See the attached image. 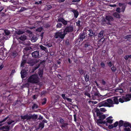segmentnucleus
Here are the masks:
<instances>
[{
  "label": "nucleus",
  "mask_w": 131,
  "mask_h": 131,
  "mask_svg": "<svg viewBox=\"0 0 131 131\" xmlns=\"http://www.w3.org/2000/svg\"><path fill=\"white\" fill-rule=\"evenodd\" d=\"M84 77L85 80L86 82H88L89 81V77L87 74Z\"/></svg>",
  "instance_id": "39"
},
{
  "label": "nucleus",
  "mask_w": 131,
  "mask_h": 131,
  "mask_svg": "<svg viewBox=\"0 0 131 131\" xmlns=\"http://www.w3.org/2000/svg\"><path fill=\"white\" fill-rule=\"evenodd\" d=\"M44 124L43 122H41L40 123L39 125V127L41 128V129L44 127Z\"/></svg>",
  "instance_id": "28"
},
{
  "label": "nucleus",
  "mask_w": 131,
  "mask_h": 131,
  "mask_svg": "<svg viewBox=\"0 0 131 131\" xmlns=\"http://www.w3.org/2000/svg\"><path fill=\"white\" fill-rule=\"evenodd\" d=\"M26 9V8L24 7H22L20 9V12H21L23 11H24Z\"/></svg>",
  "instance_id": "47"
},
{
  "label": "nucleus",
  "mask_w": 131,
  "mask_h": 131,
  "mask_svg": "<svg viewBox=\"0 0 131 131\" xmlns=\"http://www.w3.org/2000/svg\"><path fill=\"white\" fill-rule=\"evenodd\" d=\"M131 91V88L130 89ZM131 98V95L128 94L126 95L125 96H122V97L119 99V102L123 103L124 102H127L129 101Z\"/></svg>",
  "instance_id": "3"
},
{
  "label": "nucleus",
  "mask_w": 131,
  "mask_h": 131,
  "mask_svg": "<svg viewBox=\"0 0 131 131\" xmlns=\"http://www.w3.org/2000/svg\"><path fill=\"white\" fill-rule=\"evenodd\" d=\"M4 9H5V8L2 6H1L0 7V12L2 11H3L4 10Z\"/></svg>",
  "instance_id": "55"
},
{
  "label": "nucleus",
  "mask_w": 131,
  "mask_h": 131,
  "mask_svg": "<svg viewBox=\"0 0 131 131\" xmlns=\"http://www.w3.org/2000/svg\"><path fill=\"white\" fill-rule=\"evenodd\" d=\"M113 15L116 18H119L121 17L119 14L117 12L113 13Z\"/></svg>",
  "instance_id": "20"
},
{
  "label": "nucleus",
  "mask_w": 131,
  "mask_h": 131,
  "mask_svg": "<svg viewBox=\"0 0 131 131\" xmlns=\"http://www.w3.org/2000/svg\"><path fill=\"white\" fill-rule=\"evenodd\" d=\"M105 18L108 24L111 25V22L114 20V19L113 17L110 15H106Z\"/></svg>",
  "instance_id": "7"
},
{
  "label": "nucleus",
  "mask_w": 131,
  "mask_h": 131,
  "mask_svg": "<svg viewBox=\"0 0 131 131\" xmlns=\"http://www.w3.org/2000/svg\"><path fill=\"white\" fill-rule=\"evenodd\" d=\"M40 64L39 63H37V64L36 65V67H35V70H36L37 69L39 66Z\"/></svg>",
  "instance_id": "50"
},
{
  "label": "nucleus",
  "mask_w": 131,
  "mask_h": 131,
  "mask_svg": "<svg viewBox=\"0 0 131 131\" xmlns=\"http://www.w3.org/2000/svg\"><path fill=\"white\" fill-rule=\"evenodd\" d=\"M120 7L121 12H124L125 10V7L124 6H120Z\"/></svg>",
  "instance_id": "33"
},
{
  "label": "nucleus",
  "mask_w": 131,
  "mask_h": 131,
  "mask_svg": "<svg viewBox=\"0 0 131 131\" xmlns=\"http://www.w3.org/2000/svg\"><path fill=\"white\" fill-rule=\"evenodd\" d=\"M108 127L110 129H112L114 128L113 126V124L109 125L108 126Z\"/></svg>",
  "instance_id": "52"
},
{
  "label": "nucleus",
  "mask_w": 131,
  "mask_h": 131,
  "mask_svg": "<svg viewBox=\"0 0 131 131\" xmlns=\"http://www.w3.org/2000/svg\"><path fill=\"white\" fill-rule=\"evenodd\" d=\"M123 124V121L122 120H121L119 121L118 126L119 127L122 126Z\"/></svg>",
  "instance_id": "34"
},
{
  "label": "nucleus",
  "mask_w": 131,
  "mask_h": 131,
  "mask_svg": "<svg viewBox=\"0 0 131 131\" xmlns=\"http://www.w3.org/2000/svg\"><path fill=\"white\" fill-rule=\"evenodd\" d=\"M85 33H81L80 35V39L82 40L84 39L85 37Z\"/></svg>",
  "instance_id": "26"
},
{
  "label": "nucleus",
  "mask_w": 131,
  "mask_h": 131,
  "mask_svg": "<svg viewBox=\"0 0 131 131\" xmlns=\"http://www.w3.org/2000/svg\"><path fill=\"white\" fill-rule=\"evenodd\" d=\"M130 128L129 127H126L124 128V130L125 131H130Z\"/></svg>",
  "instance_id": "40"
},
{
  "label": "nucleus",
  "mask_w": 131,
  "mask_h": 131,
  "mask_svg": "<svg viewBox=\"0 0 131 131\" xmlns=\"http://www.w3.org/2000/svg\"><path fill=\"white\" fill-rule=\"evenodd\" d=\"M90 46L89 44L88 43H86L84 45V47H86Z\"/></svg>",
  "instance_id": "64"
},
{
  "label": "nucleus",
  "mask_w": 131,
  "mask_h": 131,
  "mask_svg": "<svg viewBox=\"0 0 131 131\" xmlns=\"http://www.w3.org/2000/svg\"><path fill=\"white\" fill-rule=\"evenodd\" d=\"M99 110L100 111L103 112H105L106 111V110L104 108H101L99 110Z\"/></svg>",
  "instance_id": "43"
},
{
  "label": "nucleus",
  "mask_w": 131,
  "mask_h": 131,
  "mask_svg": "<svg viewBox=\"0 0 131 131\" xmlns=\"http://www.w3.org/2000/svg\"><path fill=\"white\" fill-rule=\"evenodd\" d=\"M40 23V21H37L36 23L35 24H36V25H34V26L32 27H29L28 28H29L30 29H32L33 28H35L36 27H37V26H38V25Z\"/></svg>",
  "instance_id": "18"
},
{
  "label": "nucleus",
  "mask_w": 131,
  "mask_h": 131,
  "mask_svg": "<svg viewBox=\"0 0 131 131\" xmlns=\"http://www.w3.org/2000/svg\"><path fill=\"white\" fill-rule=\"evenodd\" d=\"M17 55L16 52H13L12 53V56L14 57L16 56Z\"/></svg>",
  "instance_id": "56"
},
{
  "label": "nucleus",
  "mask_w": 131,
  "mask_h": 131,
  "mask_svg": "<svg viewBox=\"0 0 131 131\" xmlns=\"http://www.w3.org/2000/svg\"><path fill=\"white\" fill-rule=\"evenodd\" d=\"M66 99L67 100V101H68L69 102H72V100L71 99L67 98H66Z\"/></svg>",
  "instance_id": "58"
},
{
  "label": "nucleus",
  "mask_w": 131,
  "mask_h": 131,
  "mask_svg": "<svg viewBox=\"0 0 131 131\" xmlns=\"http://www.w3.org/2000/svg\"><path fill=\"white\" fill-rule=\"evenodd\" d=\"M113 90L115 92H119L120 93H122L123 92V90L120 88H117L116 89H114Z\"/></svg>",
  "instance_id": "17"
},
{
  "label": "nucleus",
  "mask_w": 131,
  "mask_h": 131,
  "mask_svg": "<svg viewBox=\"0 0 131 131\" xmlns=\"http://www.w3.org/2000/svg\"><path fill=\"white\" fill-rule=\"evenodd\" d=\"M98 106L99 107H101L103 106L108 107L107 102L104 101L101 102L98 104Z\"/></svg>",
  "instance_id": "12"
},
{
  "label": "nucleus",
  "mask_w": 131,
  "mask_h": 131,
  "mask_svg": "<svg viewBox=\"0 0 131 131\" xmlns=\"http://www.w3.org/2000/svg\"><path fill=\"white\" fill-rule=\"evenodd\" d=\"M102 120L99 118L97 120V122L98 124H102L103 123Z\"/></svg>",
  "instance_id": "38"
},
{
  "label": "nucleus",
  "mask_w": 131,
  "mask_h": 131,
  "mask_svg": "<svg viewBox=\"0 0 131 131\" xmlns=\"http://www.w3.org/2000/svg\"><path fill=\"white\" fill-rule=\"evenodd\" d=\"M38 60H34L33 62L32 63L31 62L32 66H33V65H34L35 64L38 63Z\"/></svg>",
  "instance_id": "37"
},
{
  "label": "nucleus",
  "mask_w": 131,
  "mask_h": 131,
  "mask_svg": "<svg viewBox=\"0 0 131 131\" xmlns=\"http://www.w3.org/2000/svg\"><path fill=\"white\" fill-rule=\"evenodd\" d=\"M118 52L119 54H121L123 53V51L122 49H119Z\"/></svg>",
  "instance_id": "49"
},
{
  "label": "nucleus",
  "mask_w": 131,
  "mask_h": 131,
  "mask_svg": "<svg viewBox=\"0 0 131 131\" xmlns=\"http://www.w3.org/2000/svg\"><path fill=\"white\" fill-rule=\"evenodd\" d=\"M50 26V25L49 24L47 23L46 24H45V27L46 28H48Z\"/></svg>",
  "instance_id": "63"
},
{
  "label": "nucleus",
  "mask_w": 131,
  "mask_h": 131,
  "mask_svg": "<svg viewBox=\"0 0 131 131\" xmlns=\"http://www.w3.org/2000/svg\"><path fill=\"white\" fill-rule=\"evenodd\" d=\"M73 12L74 14V17L75 18H77L79 15V13L78 11L77 10H74L73 11Z\"/></svg>",
  "instance_id": "19"
},
{
  "label": "nucleus",
  "mask_w": 131,
  "mask_h": 131,
  "mask_svg": "<svg viewBox=\"0 0 131 131\" xmlns=\"http://www.w3.org/2000/svg\"><path fill=\"white\" fill-rule=\"evenodd\" d=\"M26 62V60H23L22 61L21 63V67L23 66L25 63Z\"/></svg>",
  "instance_id": "41"
},
{
  "label": "nucleus",
  "mask_w": 131,
  "mask_h": 131,
  "mask_svg": "<svg viewBox=\"0 0 131 131\" xmlns=\"http://www.w3.org/2000/svg\"><path fill=\"white\" fill-rule=\"evenodd\" d=\"M66 35L65 33H56L54 36L55 38H59L61 39H63Z\"/></svg>",
  "instance_id": "6"
},
{
  "label": "nucleus",
  "mask_w": 131,
  "mask_h": 131,
  "mask_svg": "<svg viewBox=\"0 0 131 131\" xmlns=\"http://www.w3.org/2000/svg\"><path fill=\"white\" fill-rule=\"evenodd\" d=\"M32 57H37L39 55V52L38 51H36L32 52Z\"/></svg>",
  "instance_id": "16"
},
{
  "label": "nucleus",
  "mask_w": 131,
  "mask_h": 131,
  "mask_svg": "<svg viewBox=\"0 0 131 131\" xmlns=\"http://www.w3.org/2000/svg\"><path fill=\"white\" fill-rule=\"evenodd\" d=\"M101 23L103 26H105L106 24L108 25H110L108 23L107 21L104 18H103L102 19Z\"/></svg>",
  "instance_id": "13"
},
{
  "label": "nucleus",
  "mask_w": 131,
  "mask_h": 131,
  "mask_svg": "<svg viewBox=\"0 0 131 131\" xmlns=\"http://www.w3.org/2000/svg\"><path fill=\"white\" fill-rule=\"evenodd\" d=\"M83 22L82 20L80 21V20H78V21L76 22L77 25L78 26L79 29L77 30V31H78L80 29L82 30V25L83 24Z\"/></svg>",
  "instance_id": "10"
},
{
  "label": "nucleus",
  "mask_w": 131,
  "mask_h": 131,
  "mask_svg": "<svg viewBox=\"0 0 131 131\" xmlns=\"http://www.w3.org/2000/svg\"><path fill=\"white\" fill-rule=\"evenodd\" d=\"M38 107V106L36 104H34V105L32 106V108L33 110L34 109H36Z\"/></svg>",
  "instance_id": "35"
},
{
  "label": "nucleus",
  "mask_w": 131,
  "mask_h": 131,
  "mask_svg": "<svg viewBox=\"0 0 131 131\" xmlns=\"http://www.w3.org/2000/svg\"><path fill=\"white\" fill-rule=\"evenodd\" d=\"M52 8V6L50 5H48L47 6V9H48L49 10L51 9Z\"/></svg>",
  "instance_id": "61"
},
{
  "label": "nucleus",
  "mask_w": 131,
  "mask_h": 131,
  "mask_svg": "<svg viewBox=\"0 0 131 131\" xmlns=\"http://www.w3.org/2000/svg\"><path fill=\"white\" fill-rule=\"evenodd\" d=\"M43 30V28L42 27H39L36 30V31L39 32H41Z\"/></svg>",
  "instance_id": "36"
},
{
  "label": "nucleus",
  "mask_w": 131,
  "mask_h": 131,
  "mask_svg": "<svg viewBox=\"0 0 131 131\" xmlns=\"http://www.w3.org/2000/svg\"><path fill=\"white\" fill-rule=\"evenodd\" d=\"M69 21H67L65 20L64 19L62 21V23L63 24V25H67L68 23L69 22Z\"/></svg>",
  "instance_id": "30"
},
{
  "label": "nucleus",
  "mask_w": 131,
  "mask_h": 131,
  "mask_svg": "<svg viewBox=\"0 0 131 131\" xmlns=\"http://www.w3.org/2000/svg\"><path fill=\"white\" fill-rule=\"evenodd\" d=\"M0 32H2V33H10V32L9 30H6L4 29H0Z\"/></svg>",
  "instance_id": "25"
},
{
  "label": "nucleus",
  "mask_w": 131,
  "mask_h": 131,
  "mask_svg": "<svg viewBox=\"0 0 131 131\" xmlns=\"http://www.w3.org/2000/svg\"><path fill=\"white\" fill-rule=\"evenodd\" d=\"M40 48L42 50L45 51L46 52H48V50L46 48L42 45H40Z\"/></svg>",
  "instance_id": "24"
},
{
  "label": "nucleus",
  "mask_w": 131,
  "mask_h": 131,
  "mask_svg": "<svg viewBox=\"0 0 131 131\" xmlns=\"http://www.w3.org/2000/svg\"><path fill=\"white\" fill-rule=\"evenodd\" d=\"M101 65L102 68H104V67L105 65L103 62H101Z\"/></svg>",
  "instance_id": "60"
},
{
  "label": "nucleus",
  "mask_w": 131,
  "mask_h": 131,
  "mask_svg": "<svg viewBox=\"0 0 131 131\" xmlns=\"http://www.w3.org/2000/svg\"><path fill=\"white\" fill-rule=\"evenodd\" d=\"M118 122H115L113 124V126L114 128L116 127L118 124Z\"/></svg>",
  "instance_id": "44"
},
{
  "label": "nucleus",
  "mask_w": 131,
  "mask_h": 131,
  "mask_svg": "<svg viewBox=\"0 0 131 131\" xmlns=\"http://www.w3.org/2000/svg\"><path fill=\"white\" fill-rule=\"evenodd\" d=\"M95 110L97 116H99V118L102 120H103L106 118L105 115L102 114V113L99 111V110L97 108H96L95 109Z\"/></svg>",
  "instance_id": "5"
},
{
  "label": "nucleus",
  "mask_w": 131,
  "mask_h": 131,
  "mask_svg": "<svg viewBox=\"0 0 131 131\" xmlns=\"http://www.w3.org/2000/svg\"><path fill=\"white\" fill-rule=\"evenodd\" d=\"M39 78L38 75L35 74L32 75L28 79V82L32 83H38L39 81Z\"/></svg>",
  "instance_id": "1"
},
{
  "label": "nucleus",
  "mask_w": 131,
  "mask_h": 131,
  "mask_svg": "<svg viewBox=\"0 0 131 131\" xmlns=\"http://www.w3.org/2000/svg\"><path fill=\"white\" fill-rule=\"evenodd\" d=\"M64 19L62 18L61 17H58L57 18L58 20L57 22H61L62 23Z\"/></svg>",
  "instance_id": "31"
},
{
  "label": "nucleus",
  "mask_w": 131,
  "mask_h": 131,
  "mask_svg": "<svg viewBox=\"0 0 131 131\" xmlns=\"http://www.w3.org/2000/svg\"><path fill=\"white\" fill-rule=\"evenodd\" d=\"M124 126L125 127H129L131 128V125L128 122H125L124 123Z\"/></svg>",
  "instance_id": "22"
},
{
  "label": "nucleus",
  "mask_w": 131,
  "mask_h": 131,
  "mask_svg": "<svg viewBox=\"0 0 131 131\" xmlns=\"http://www.w3.org/2000/svg\"><path fill=\"white\" fill-rule=\"evenodd\" d=\"M107 103L108 107H111L113 106V104H114L113 101L110 99H107Z\"/></svg>",
  "instance_id": "11"
},
{
  "label": "nucleus",
  "mask_w": 131,
  "mask_h": 131,
  "mask_svg": "<svg viewBox=\"0 0 131 131\" xmlns=\"http://www.w3.org/2000/svg\"><path fill=\"white\" fill-rule=\"evenodd\" d=\"M129 56H125L124 58L126 60H127L128 58L129 59Z\"/></svg>",
  "instance_id": "59"
},
{
  "label": "nucleus",
  "mask_w": 131,
  "mask_h": 131,
  "mask_svg": "<svg viewBox=\"0 0 131 131\" xmlns=\"http://www.w3.org/2000/svg\"><path fill=\"white\" fill-rule=\"evenodd\" d=\"M113 118V117L112 116H110L108 117L106 119L107 122L111 124L112 123L113 121V119H112Z\"/></svg>",
  "instance_id": "14"
},
{
  "label": "nucleus",
  "mask_w": 131,
  "mask_h": 131,
  "mask_svg": "<svg viewBox=\"0 0 131 131\" xmlns=\"http://www.w3.org/2000/svg\"><path fill=\"white\" fill-rule=\"evenodd\" d=\"M121 9L119 8H117L116 10V11L118 13H120L121 12Z\"/></svg>",
  "instance_id": "48"
},
{
  "label": "nucleus",
  "mask_w": 131,
  "mask_h": 131,
  "mask_svg": "<svg viewBox=\"0 0 131 131\" xmlns=\"http://www.w3.org/2000/svg\"><path fill=\"white\" fill-rule=\"evenodd\" d=\"M42 2L41 1H40L39 2H36L34 4L35 5L41 4Z\"/></svg>",
  "instance_id": "42"
},
{
  "label": "nucleus",
  "mask_w": 131,
  "mask_h": 131,
  "mask_svg": "<svg viewBox=\"0 0 131 131\" xmlns=\"http://www.w3.org/2000/svg\"><path fill=\"white\" fill-rule=\"evenodd\" d=\"M61 96L63 98L64 100L66 99V98H67V97H66L65 96V94H62L61 95Z\"/></svg>",
  "instance_id": "57"
},
{
  "label": "nucleus",
  "mask_w": 131,
  "mask_h": 131,
  "mask_svg": "<svg viewBox=\"0 0 131 131\" xmlns=\"http://www.w3.org/2000/svg\"><path fill=\"white\" fill-rule=\"evenodd\" d=\"M8 117H7L3 119L2 121L0 122V126H2V125L1 124V123L5 121L7 119ZM9 127L8 126H3L0 127V130H2L4 129H9Z\"/></svg>",
  "instance_id": "9"
},
{
  "label": "nucleus",
  "mask_w": 131,
  "mask_h": 131,
  "mask_svg": "<svg viewBox=\"0 0 131 131\" xmlns=\"http://www.w3.org/2000/svg\"><path fill=\"white\" fill-rule=\"evenodd\" d=\"M33 116L36 117V116L35 115H32L31 114L29 115L27 114L21 116V119L23 120H26V121H28L30 120L32 117Z\"/></svg>",
  "instance_id": "4"
},
{
  "label": "nucleus",
  "mask_w": 131,
  "mask_h": 131,
  "mask_svg": "<svg viewBox=\"0 0 131 131\" xmlns=\"http://www.w3.org/2000/svg\"><path fill=\"white\" fill-rule=\"evenodd\" d=\"M62 26V24L60 23H58L57 24L56 27L57 28H60Z\"/></svg>",
  "instance_id": "32"
},
{
  "label": "nucleus",
  "mask_w": 131,
  "mask_h": 131,
  "mask_svg": "<svg viewBox=\"0 0 131 131\" xmlns=\"http://www.w3.org/2000/svg\"><path fill=\"white\" fill-rule=\"evenodd\" d=\"M73 26H69L66 27L64 31V33L66 32H71L73 31Z\"/></svg>",
  "instance_id": "8"
},
{
  "label": "nucleus",
  "mask_w": 131,
  "mask_h": 131,
  "mask_svg": "<svg viewBox=\"0 0 131 131\" xmlns=\"http://www.w3.org/2000/svg\"><path fill=\"white\" fill-rule=\"evenodd\" d=\"M20 73L21 77L22 78H24L26 76L27 74L26 72L24 70H22L20 72Z\"/></svg>",
  "instance_id": "15"
},
{
  "label": "nucleus",
  "mask_w": 131,
  "mask_h": 131,
  "mask_svg": "<svg viewBox=\"0 0 131 131\" xmlns=\"http://www.w3.org/2000/svg\"><path fill=\"white\" fill-rule=\"evenodd\" d=\"M37 38L36 37H33L31 39V41L33 42H35L37 40Z\"/></svg>",
  "instance_id": "29"
},
{
  "label": "nucleus",
  "mask_w": 131,
  "mask_h": 131,
  "mask_svg": "<svg viewBox=\"0 0 131 131\" xmlns=\"http://www.w3.org/2000/svg\"><path fill=\"white\" fill-rule=\"evenodd\" d=\"M111 70L114 72L116 70V68L115 67H113L111 68Z\"/></svg>",
  "instance_id": "46"
},
{
  "label": "nucleus",
  "mask_w": 131,
  "mask_h": 131,
  "mask_svg": "<svg viewBox=\"0 0 131 131\" xmlns=\"http://www.w3.org/2000/svg\"><path fill=\"white\" fill-rule=\"evenodd\" d=\"M117 97H113V101L114 102V104H118L119 103Z\"/></svg>",
  "instance_id": "21"
},
{
  "label": "nucleus",
  "mask_w": 131,
  "mask_h": 131,
  "mask_svg": "<svg viewBox=\"0 0 131 131\" xmlns=\"http://www.w3.org/2000/svg\"><path fill=\"white\" fill-rule=\"evenodd\" d=\"M38 74L40 77H42V73L41 71H39L38 72Z\"/></svg>",
  "instance_id": "62"
},
{
  "label": "nucleus",
  "mask_w": 131,
  "mask_h": 131,
  "mask_svg": "<svg viewBox=\"0 0 131 131\" xmlns=\"http://www.w3.org/2000/svg\"><path fill=\"white\" fill-rule=\"evenodd\" d=\"M7 121V124L9 125L13 123H14V124H15L17 122V121H14L12 120L11 119H10Z\"/></svg>",
  "instance_id": "27"
},
{
  "label": "nucleus",
  "mask_w": 131,
  "mask_h": 131,
  "mask_svg": "<svg viewBox=\"0 0 131 131\" xmlns=\"http://www.w3.org/2000/svg\"><path fill=\"white\" fill-rule=\"evenodd\" d=\"M91 93L92 94H93L92 96V99L93 100H95L96 99V96H97L98 97L101 96V95L100 94L99 92L96 88L94 89L92 91Z\"/></svg>",
  "instance_id": "2"
},
{
  "label": "nucleus",
  "mask_w": 131,
  "mask_h": 131,
  "mask_svg": "<svg viewBox=\"0 0 131 131\" xmlns=\"http://www.w3.org/2000/svg\"><path fill=\"white\" fill-rule=\"evenodd\" d=\"M64 121L62 119H61L60 120V122L61 124H63L64 123Z\"/></svg>",
  "instance_id": "54"
},
{
  "label": "nucleus",
  "mask_w": 131,
  "mask_h": 131,
  "mask_svg": "<svg viewBox=\"0 0 131 131\" xmlns=\"http://www.w3.org/2000/svg\"><path fill=\"white\" fill-rule=\"evenodd\" d=\"M62 124L61 126V127L62 128L63 127H65L66 126H67L68 124L67 123H64L63 124Z\"/></svg>",
  "instance_id": "45"
},
{
  "label": "nucleus",
  "mask_w": 131,
  "mask_h": 131,
  "mask_svg": "<svg viewBox=\"0 0 131 131\" xmlns=\"http://www.w3.org/2000/svg\"><path fill=\"white\" fill-rule=\"evenodd\" d=\"M20 40L24 41L26 39V36L23 35L21 36L19 38Z\"/></svg>",
  "instance_id": "23"
},
{
  "label": "nucleus",
  "mask_w": 131,
  "mask_h": 131,
  "mask_svg": "<svg viewBox=\"0 0 131 131\" xmlns=\"http://www.w3.org/2000/svg\"><path fill=\"white\" fill-rule=\"evenodd\" d=\"M85 94L86 95L88 96L89 97H90V94L89 93H88V92H85Z\"/></svg>",
  "instance_id": "51"
},
{
  "label": "nucleus",
  "mask_w": 131,
  "mask_h": 131,
  "mask_svg": "<svg viewBox=\"0 0 131 131\" xmlns=\"http://www.w3.org/2000/svg\"><path fill=\"white\" fill-rule=\"evenodd\" d=\"M31 49V47H26L25 48H24L25 50H29L30 49Z\"/></svg>",
  "instance_id": "53"
}]
</instances>
